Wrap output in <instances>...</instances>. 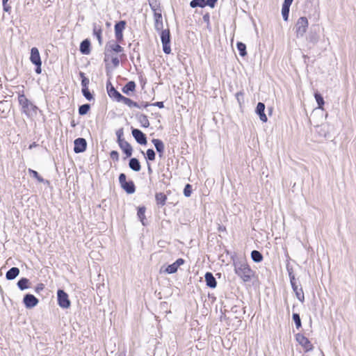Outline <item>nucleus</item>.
Masks as SVG:
<instances>
[{"label": "nucleus", "mask_w": 356, "mask_h": 356, "mask_svg": "<svg viewBox=\"0 0 356 356\" xmlns=\"http://www.w3.org/2000/svg\"><path fill=\"white\" fill-rule=\"evenodd\" d=\"M235 273L245 282H250L254 275V272L244 261L234 263Z\"/></svg>", "instance_id": "nucleus-1"}, {"label": "nucleus", "mask_w": 356, "mask_h": 356, "mask_svg": "<svg viewBox=\"0 0 356 356\" xmlns=\"http://www.w3.org/2000/svg\"><path fill=\"white\" fill-rule=\"evenodd\" d=\"M18 102L22 107V112L27 116L31 114H36L38 109V106L34 105L29 99H28L24 93L19 94L18 96Z\"/></svg>", "instance_id": "nucleus-2"}, {"label": "nucleus", "mask_w": 356, "mask_h": 356, "mask_svg": "<svg viewBox=\"0 0 356 356\" xmlns=\"http://www.w3.org/2000/svg\"><path fill=\"white\" fill-rule=\"evenodd\" d=\"M119 183L121 188L128 194H133L136 191V186L132 180L127 181V176L124 173L119 175Z\"/></svg>", "instance_id": "nucleus-3"}, {"label": "nucleus", "mask_w": 356, "mask_h": 356, "mask_svg": "<svg viewBox=\"0 0 356 356\" xmlns=\"http://www.w3.org/2000/svg\"><path fill=\"white\" fill-rule=\"evenodd\" d=\"M31 62L35 65V72L38 74H41L42 72V61L40 58V55L39 50L37 47H32L31 49V56H30Z\"/></svg>", "instance_id": "nucleus-4"}, {"label": "nucleus", "mask_w": 356, "mask_h": 356, "mask_svg": "<svg viewBox=\"0 0 356 356\" xmlns=\"http://www.w3.org/2000/svg\"><path fill=\"white\" fill-rule=\"evenodd\" d=\"M161 40L163 45V51L165 54L171 53L170 33L169 29H164L161 32Z\"/></svg>", "instance_id": "nucleus-5"}, {"label": "nucleus", "mask_w": 356, "mask_h": 356, "mask_svg": "<svg viewBox=\"0 0 356 356\" xmlns=\"http://www.w3.org/2000/svg\"><path fill=\"white\" fill-rule=\"evenodd\" d=\"M57 300L58 304L60 307L67 309L70 307V300L67 293L64 290L58 289L57 291Z\"/></svg>", "instance_id": "nucleus-6"}, {"label": "nucleus", "mask_w": 356, "mask_h": 356, "mask_svg": "<svg viewBox=\"0 0 356 356\" xmlns=\"http://www.w3.org/2000/svg\"><path fill=\"white\" fill-rule=\"evenodd\" d=\"M308 20L305 17H301L298 19L296 24V32L298 37H302L306 33L308 27Z\"/></svg>", "instance_id": "nucleus-7"}, {"label": "nucleus", "mask_w": 356, "mask_h": 356, "mask_svg": "<svg viewBox=\"0 0 356 356\" xmlns=\"http://www.w3.org/2000/svg\"><path fill=\"white\" fill-rule=\"evenodd\" d=\"M126 22L124 20L119 21L115 24V36L118 42L123 40V31L125 29Z\"/></svg>", "instance_id": "nucleus-8"}, {"label": "nucleus", "mask_w": 356, "mask_h": 356, "mask_svg": "<svg viewBox=\"0 0 356 356\" xmlns=\"http://www.w3.org/2000/svg\"><path fill=\"white\" fill-rule=\"evenodd\" d=\"M296 339L298 343L302 346L306 352L310 351L313 349V345L310 341L302 334H297L296 335Z\"/></svg>", "instance_id": "nucleus-9"}, {"label": "nucleus", "mask_w": 356, "mask_h": 356, "mask_svg": "<svg viewBox=\"0 0 356 356\" xmlns=\"http://www.w3.org/2000/svg\"><path fill=\"white\" fill-rule=\"evenodd\" d=\"M87 148L86 140L83 138H78L74 141V152L76 154L82 153Z\"/></svg>", "instance_id": "nucleus-10"}, {"label": "nucleus", "mask_w": 356, "mask_h": 356, "mask_svg": "<svg viewBox=\"0 0 356 356\" xmlns=\"http://www.w3.org/2000/svg\"><path fill=\"white\" fill-rule=\"evenodd\" d=\"M131 134L138 143L140 145L147 144L146 135L142 131L138 129L131 128Z\"/></svg>", "instance_id": "nucleus-11"}, {"label": "nucleus", "mask_w": 356, "mask_h": 356, "mask_svg": "<svg viewBox=\"0 0 356 356\" xmlns=\"http://www.w3.org/2000/svg\"><path fill=\"white\" fill-rule=\"evenodd\" d=\"M39 300L33 294L27 293L23 298V303L27 309H31L35 307Z\"/></svg>", "instance_id": "nucleus-12"}, {"label": "nucleus", "mask_w": 356, "mask_h": 356, "mask_svg": "<svg viewBox=\"0 0 356 356\" xmlns=\"http://www.w3.org/2000/svg\"><path fill=\"white\" fill-rule=\"evenodd\" d=\"M106 89L108 95L110 97L115 99L117 102H120L123 95H121L108 81L106 83Z\"/></svg>", "instance_id": "nucleus-13"}, {"label": "nucleus", "mask_w": 356, "mask_h": 356, "mask_svg": "<svg viewBox=\"0 0 356 356\" xmlns=\"http://www.w3.org/2000/svg\"><path fill=\"white\" fill-rule=\"evenodd\" d=\"M265 104L262 102H259L257 105L255 112L259 115V119L263 122H266L268 120L267 116L264 113Z\"/></svg>", "instance_id": "nucleus-14"}, {"label": "nucleus", "mask_w": 356, "mask_h": 356, "mask_svg": "<svg viewBox=\"0 0 356 356\" xmlns=\"http://www.w3.org/2000/svg\"><path fill=\"white\" fill-rule=\"evenodd\" d=\"M118 145L127 157H130L132 155L133 148L127 141L124 140L119 142Z\"/></svg>", "instance_id": "nucleus-15"}, {"label": "nucleus", "mask_w": 356, "mask_h": 356, "mask_svg": "<svg viewBox=\"0 0 356 356\" xmlns=\"http://www.w3.org/2000/svg\"><path fill=\"white\" fill-rule=\"evenodd\" d=\"M91 43L89 39L83 40L79 47V51L82 54L88 55L91 51Z\"/></svg>", "instance_id": "nucleus-16"}, {"label": "nucleus", "mask_w": 356, "mask_h": 356, "mask_svg": "<svg viewBox=\"0 0 356 356\" xmlns=\"http://www.w3.org/2000/svg\"><path fill=\"white\" fill-rule=\"evenodd\" d=\"M204 278L207 286L211 289L216 287L217 282L212 273L207 272L205 273Z\"/></svg>", "instance_id": "nucleus-17"}, {"label": "nucleus", "mask_w": 356, "mask_h": 356, "mask_svg": "<svg viewBox=\"0 0 356 356\" xmlns=\"http://www.w3.org/2000/svg\"><path fill=\"white\" fill-rule=\"evenodd\" d=\"M291 287L293 290V291L295 292L296 293V296L297 297V298L301 302H303L304 300H305V296H304V293H303V291H302V287H300V289H298V286L297 285V283L296 282H293V283H291Z\"/></svg>", "instance_id": "nucleus-18"}, {"label": "nucleus", "mask_w": 356, "mask_h": 356, "mask_svg": "<svg viewBox=\"0 0 356 356\" xmlns=\"http://www.w3.org/2000/svg\"><path fill=\"white\" fill-rule=\"evenodd\" d=\"M152 142L154 144L156 152L159 153V157H162L164 152V144L163 141L160 139L154 138Z\"/></svg>", "instance_id": "nucleus-19"}, {"label": "nucleus", "mask_w": 356, "mask_h": 356, "mask_svg": "<svg viewBox=\"0 0 356 356\" xmlns=\"http://www.w3.org/2000/svg\"><path fill=\"white\" fill-rule=\"evenodd\" d=\"M19 274V269L17 267H12L10 268L6 274V277L8 280H13L15 279Z\"/></svg>", "instance_id": "nucleus-20"}, {"label": "nucleus", "mask_w": 356, "mask_h": 356, "mask_svg": "<svg viewBox=\"0 0 356 356\" xmlns=\"http://www.w3.org/2000/svg\"><path fill=\"white\" fill-rule=\"evenodd\" d=\"M129 167L135 172H139L141 169L140 161L136 158H131L129 159Z\"/></svg>", "instance_id": "nucleus-21"}, {"label": "nucleus", "mask_w": 356, "mask_h": 356, "mask_svg": "<svg viewBox=\"0 0 356 356\" xmlns=\"http://www.w3.org/2000/svg\"><path fill=\"white\" fill-rule=\"evenodd\" d=\"M93 35L97 38L99 45L102 44V29L100 26H97L96 24H93Z\"/></svg>", "instance_id": "nucleus-22"}, {"label": "nucleus", "mask_w": 356, "mask_h": 356, "mask_svg": "<svg viewBox=\"0 0 356 356\" xmlns=\"http://www.w3.org/2000/svg\"><path fill=\"white\" fill-rule=\"evenodd\" d=\"M136 83L133 81L127 82L122 88V91L123 93L129 95L131 92H134L136 89Z\"/></svg>", "instance_id": "nucleus-23"}, {"label": "nucleus", "mask_w": 356, "mask_h": 356, "mask_svg": "<svg viewBox=\"0 0 356 356\" xmlns=\"http://www.w3.org/2000/svg\"><path fill=\"white\" fill-rule=\"evenodd\" d=\"M29 284V280L26 277H22L19 280L17 284L18 288L22 291L29 289L30 287Z\"/></svg>", "instance_id": "nucleus-24"}, {"label": "nucleus", "mask_w": 356, "mask_h": 356, "mask_svg": "<svg viewBox=\"0 0 356 356\" xmlns=\"http://www.w3.org/2000/svg\"><path fill=\"white\" fill-rule=\"evenodd\" d=\"M155 200L158 205L163 207L165 204L167 196L163 193H156Z\"/></svg>", "instance_id": "nucleus-25"}, {"label": "nucleus", "mask_w": 356, "mask_h": 356, "mask_svg": "<svg viewBox=\"0 0 356 356\" xmlns=\"http://www.w3.org/2000/svg\"><path fill=\"white\" fill-rule=\"evenodd\" d=\"M145 211H146V208L144 206L139 207L138 208L137 216H138V218L140 219V222H142L143 225H146L145 215Z\"/></svg>", "instance_id": "nucleus-26"}, {"label": "nucleus", "mask_w": 356, "mask_h": 356, "mask_svg": "<svg viewBox=\"0 0 356 356\" xmlns=\"http://www.w3.org/2000/svg\"><path fill=\"white\" fill-rule=\"evenodd\" d=\"M120 102H123L124 104L127 105L130 108L136 107V108H140V105L137 102H134L132 99H131L128 97H126L124 96L122 97Z\"/></svg>", "instance_id": "nucleus-27"}, {"label": "nucleus", "mask_w": 356, "mask_h": 356, "mask_svg": "<svg viewBox=\"0 0 356 356\" xmlns=\"http://www.w3.org/2000/svg\"><path fill=\"white\" fill-rule=\"evenodd\" d=\"M251 258L254 262L259 263L263 260L264 257L259 251L252 250L251 252Z\"/></svg>", "instance_id": "nucleus-28"}, {"label": "nucleus", "mask_w": 356, "mask_h": 356, "mask_svg": "<svg viewBox=\"0 0 356 356\" xmlns=\"http://www.w3.org/2000/svg\"><path fill=\"white\" fill-rule=\"evenodd\" d=\"M107 44L108 46V50L111 53L112 51L120 53L123 51V48L120 44H116L115 42L108 43Z\"/></svg>", "instance_id": "nucleus-29"}, {"label": "nucleus", "mask_w": 356, "mask_h": 356, "mask_svg": "<svg viewBox=\"0 0 356 356\" xmlns=\"http://www.w3.org/2000/svg\"><path fill=\"white\" fill-rule=\"evenodd\" d=\"M138 122L141 124L142 127L147 128L149 126V122L147 116L145 114H140L138 117Z\"/></svg>", "instance_id": "nucleus-30"}, {"label": "nucleus", "mask_w": 356, "mask_h": 356, "mask_svg": "<svg viewBox=\"0 0 356 356\" xmlns=\"http://www.w3.org/2000/svg\"><path fill=\"white\" fill-rule=\"evenodd\" d=\"M236 47L241 56L243 57L247 55L246 45L244 43L238 42Z\"/></svg>", "instance_id": "nucleus-31"}, {"label": "nucleus", "mask_w": 356, "mask_h": 356, "mask_svg": "<svg viewBox=\"0 0 356 356\" xmlns=\"http://www.w3.org/2000/svg\"><path fill=\"white\" fill-rule=\"evenodd\" d=\"M190 6L191 8H204L206 6L205 5V0H192L190 2Z\"/></svg>", "instance_id": "nucleus-32"}, {"label": "nucleus", "mask_w": 356, "mask_h": 356, "mask_svg": "<svg viewBox=\"0 0 356 356\" xmlns=\"http://www.w3.org/2000/svg\"><path fill=\"white\" fill-rule=\"evenodd\" d=\"M314 97H315L316 101L317 102L318 108H322L323 106L325 104V102H324L323 96L318 92H316L314 93Z\"/></svg>", "instance_id": "nucleus-33"}, {"label": "nucleus", "mask_w": 356, "mask_h": 356, "mask_svg": "<svg viewBox=\"0 0 356 356\" xmlns=\"http://www.w3.org/2000/svg\"><path fill=\"white\" fill-rule=\"evenodd\" d=\"M90 105L89 104H84L79 107V114L80 115H86L90 111Z\"/></svg>", "instance_id": "nucleus-34"}, {"label": "nucleus", "mask_w": 356, "mask_h": 356, "mask_svg": "<svg viewBox=\"0 0 356 356\" xmlns=\"http://www.w3.org/2000/svg\"><path fill=\"white\" fill-rule=\"evenodd\" d=\"M79 76L81 78L82 88H88L90 81L87 77L85 76V74L83 72H79Z\"/></svg>", "instance_id": "nucleus-35"}, {"label": "nucleus", "mask_w": 356, "mask_h": 356, "mask_svg": "<svg viewBox=\"0 0 356 356\" xmlns=\"http://www.w3.org/2000/svg\"><path fill=\"white\" fill-rule=\"evenodd\" d=\"M156 153L153 149H148L146 152V159L149 161L155 160Z\"/></svg>", "instance_id": "nucleus-36"}, {"label": "nucleus", "mask_w": 356, "mask_h": 356, "mask_svg": "<svg viewBox=\"0 0 356 356\" xmlns=\"http://www.w3.org/2000/svg\"><path fill=\"white\" fill-rule=\"evenodd\" d=\"M292 318L296 324V327L297 329H299L302 326L301 319L299 314L293 313L292 315Z\"/></svg>", "instance_id": "nucleus-37"}, {"label": "nucleus", "mask_w": 356, "mask_h": 356, "mask_svg": "<svg viewBox=\"0 0 356 356\" xmlns=\"http://www.w3.org/2000/svg\"><path fill=\"white\" fill-rule=\"evenodd\" d=\"M178 268L179 267L177 266V265L175 263H173L167 266V268L165 270V272H166L168 274H172L177 271Z\"/></svg>", "instance_id": "nucleus-38"}, {"label": "nucleus", "mask_w": 356, "mask_h": 356, "mask_svg": "<svg viewBox=\"0 0 356 356\" xmlns=\"http://www.w3.org/2000/svg\"><path fill=\"white\" fill-rule=\"evenodd\" d=\"M29 174L35 178L39 182H44V179L38 174V172L34 170L29 169Z\"/></svg>", "instance_id": "nucleus-39"}, {"label": "nucleus", "mask_w": 356, "mask_h": 356, "mask_svg": "<svg viewBox=\"0 0 356 356\" xmlns=\"http://www.w3.org/2000/svg\"><path fill=\"white\" fill-rule=\"evenodd\" d=\"M290 7L282 6V15L284 21H287L289 15Z\"/></svg>", "instance_id": "nucleus-40"}, {"label": "nucleus", "mask_w": 356, "mask_h": 356, "mask_svg": "<svg viewBox=\"0 0 356 356\" xmlns=\"http://www.w3.org/2000/svg\"><path fill=\"white\" fill-rule=\"evenodd\" d=\"M318 39H319V36L318 34H316V32L313 33L312 31H311L309 33V36H308V40L309 42L315 44L318 41Z\"/></svg>", "instance_id": "nucleus-41"}, {"label": "nucleus", "mask_w": 356, "mask_h": 356, "mask_svg": "<svg viewBox=\"0 0 356 356\" xmlns=\"http://www.w3.org/2000/svg\"><path fill=\"white\" fill-rule=\"evenodd\" d=\"M81 92L86 99L89 101L93 99V95L90 93L88 88H82Z\"/></svg>", "instance_id": "nucleus-42"}, {"label": "nucleus", "mask_w": 356, "mask_h": 356, "mask_svg": "<svg viewBox=\"0 0 356 356\" xmlns=\"http://www.w3.org/2000/svg\"><path fill=\"white\" fill-rule=\"evenodd\" d=\"M286 270H287L288 273H289L290 283H293V282H296V278H295V275L293 274V268L290 267L289 265H287L286 266Z\"/></svg>", "instance_id": "nucleus-43"}, {"label": "nucleus", "mask_w": 356, "mask_h": 356, "mask_svg": "<svg viewBox=\"0 0 356 356\" xmlns=\"http://www.w3.org/2000/svg\"><path fill=\"white\" fill-rule=\"evenodd\" d=\"M183 193H184V195L186 197H190L191 195V193H192V186H191V185L189 184H187L185 186L184 188Z\"/></svg>", "instance_id": "nucleus-44"}, {"label": "nucleus", "mask_w": 356, "mask_h": 356, "mask_svg": "<svg viewBox=\"0 0 356 356\" xmlns=\"http://www.w3.org/2000/svg\"><path fill=\"white\" fill-rule=\"evenodd\" d=\"M163 24L162 20H155L154 21V29L157 31H162L163 29Z\"/></svg>", "instance_id": "nucleus-45"}, {"label": "nucleus", "mask_w": 356, "mask_h": 356, "mask_svg": "<svg viewBox=\"0 0 356 356\" xmlns=\"http://www.w3.org/2000/svg\"><path fill=\"white\" fill-rule=\"evenodd\" d=\"M243 95L244 92L243 91H239L236 94V98L239 104L243 102Z\"/></svg>", "instance_id": "nucleus-46"}, {"label": "nucleus", "mask_w": 356, "mask_h": 356, "mask_svg": "<svg viewBox=\"0 0 356 356\" xmlns=\"http://www.w3.org/2000/svg\"><path fill=\"white\" fill-rule=\"evenodd\" d=\"M111 58V52L108 50V44L105 47V51H104V62H108Z\"/></svg>", "instance_id": "nucleus-47"}, {"label": "nucleus", "mask_w": 356, "mask_h": 356, "mask_svg": "<svg viewBox=\"0 0 356 356\" xmlns=\"http://www.w3.org/2000/svg\"><path fill=\"white\" fill-rule=\"evenodd\" d=\"M110 156L113 161H119V154L115 150H113L111 152Z\"/></svg>", "instance_id": "nucleus-48"}, {"label": "nucleus", "mask_w": 356, "mask_h": 356, "mask_svg": "<svg viewBox=\"0 0 356 356\" xmlns=\"http://www.w3.org/2000/svg\"><path fill=\"white\" fill-rule=\"evenodd\" d=\"M116 136H117V138H118V143L124 140V139H123L122 138V136H123V129H120L119 130H118L117 132H116Z\"/></svg>", "instance_id": "nucleus-49"}, {"label": "nucleus", "mask_w": 356, "mask_h": 356, "mask_svg": "<svg viewBox=\"0 0 356 356\" xmlns=\"http://www.w3.org/2000/svg\"><path fill=\"white\" fill-rule=\"evenodd\" d=\"M218 0H205V5L214 8Z\"/></svg>", "instance_id": "nucleus-50"}, {"label": "nucleus", "mask_w": 356, "mask_h": 356, "mask_svg": "<svg viewBox=\"0 0 356 356\" xmlns=\"http://www.w3.org/2000/svg\"><path fill=\"white\" fill-rule=\"evenodd\" d=\"M44 289V284L42 283L38 284L35 289V291L37 293H39L40 291H42Z\"/></svg>", "instance_id": "nucleus-51"}, {"label": "nucleus", "mask_w": 356, "mask_h": 356, "mask_svg": "<svg viewBox=\"0 0 356 356\" xmlns=\"http://www.w3.org/2000/svg\"><path fill=\"white\" fill-rule=\"evenodd\" d=\"M148 1H149V6H150L151 8L153 10H156V7L157 6V1H156V0H148Z\"/></svg>", "instance_id": "nucleus-52"}, {"label": "nucleus", "mask_w": 356, "mask_h": 356, "mask_svg": "<svg viewBox=\"0 0 356 356\" xmlns=\"http://www.w3.org/2000/svg\"><path fill=\"white\" fill-rule=\"evenodd\" d=\"M202 19H203V21L207 24V25L209 24V23H210V15H209V14L208 13L203 15Z\"/></svg>", "instance_id": "nucleus-53"}, {"label": "nucleus", "mask_w": 356, "mask_h": 356, "mask_svg": "<svg viewBox=\"0 0 356 356\" xmlns=\"http://www.w3.org/2000/svg\"><path fill=\"white\" fill-rule=\"evenodd\" d=\"M111 62L114 67H118L120 64V60L118 57H113L111 58Z\"/></svg>", "instance_id": "nucleus-54"}, {"label": "nucleus", "mask_w": 356, "mask_h": 356, "mask_svg": "<svg viewBox=\"0 0 356 356\" xmlns=\"http://www.w3.org/2000/svg\"><path fill=\"white\" fill-rule=\"evenodd\" d=\"M151 106H157L159 108H163L164 107L163 102H156L155 103L151 104Z\"/></svg>", "instance_id": "nucleus-55"}, {"label": "nucleus", "mask_w": 356, "mask_h": 356, "mask_svg": "<svg viewBox=\"0 0 356 356\" xmlns=\"http://www.w3.org/2000/svg\"><path fill=\"white\" fill-rule=\"evenodd\" d=\"M154 21L155 20H162V15L161 13L155 12L154 14Z\"/></svg>", "instance_id": "nucleus-56"}, {"label": "nucleus", "mask_w": 356, "mask_h": 356, "mask_svg": "<svg viewBox=\"0 0 356 356\" xmlns=\"http://www.w3.org/2000/svg\"><path fill=\"white\" fill-rule=\"evenodd\" d=\"M184 259L179 258L177 259L174 263L177 265V266L179 267L181 265L184 264Z\"/></svg>", "instance_id": "nucleus-57"}, {"label": "nucleus", "mask_w": 356, "mask_h": 356, "mask_svg": "<svg viewBox=\"0 0 356 356\" xmlns=\"http://www.w3.org/2000/svg\"><path fill=\"white\" fill-rule=\"evenodd\" d=\"M3 10L6 13H9L11 10V7L6 3V4H3Z\"/></svg>", "instance_id": "nucleus-58"}, {"label": "nucleus", "mask_w": 356, "mask_h": 356, "mask_svg": "<svg viewBox=\"0 0 356 356\" xmlns=\"http://www.w3.org/2000/svg\"><path fill=\"white\" fill-rule=\"evenodd\" d=\"M293 0H284L282 6L290 7Z\"/></svg>", "instance_id": "nucleus-59"}, {"label": "nucleus", "mask_w": 356, "mask_h": 356, "mask_svg": "<svg viewBox=\"0 0 356 356\" xmlns=\"http://www.w3.org/2000/svg\"><path fill=\"white\" fill-rule=\"evenodd\" d=\"M151 106V104H150L149 103H148V102H143V103L140 105V108H142V107L146 108V107H147V106Z\"/></svg>", "instance_id": "nucleus-60"}, {"label": "nucleus", "mask_w": 356, "mask_h": 356, "mask_svg": "<svg viewBox=\"0 0 356 356\" xmlns=\"http://www.w3.org/2000/svg\"><path fill=\"white\" fill-rule=\"evenodd\" d=\"M147 171H148V174L149 175H151L152 173V167H151L150 164L148 162H147Z\"/></svg>", "instance_id": "nucleus-61"}, {"label": "nucleus", "mask_w": 356, "mask_h": 356, "mask_svg": "<svg viewBox=\"0 0 356 356\" xmlns=\"http://www.w3.org/2000/svg\"><path fill=\"white\" fill-rule=\"evenodd\" d=\"M36 146H37V144L35 143H33L32 144L30 145L29 149H32L33 147H36Z\"/></svg>", "instance_id": "nucleus-62"}, {"label": "nucleus", "mask_w": 356, "mask_h": 356, "mask_svg": "<svg viewBox=\"0 0 356 356\" xmlns=\"http://www.w3.org/2000/svg\"><path fill=\"white\" fill-rule=\"evenodd\" d=\"M118 356H126V354L124 352H120L119 353Z\"/></svg>", "instance_id": "nucleus-63"}, {"label": "nucleus", "mask_w": 356, "mask_h": 356, "mask_svg": "<svg viewBox=\"0 0 356 356\" xmlns=\"http://www.w3.org/2000/svg\"><path fill=\"white\" fill-rule=\"evenodd\" d=\"M8 0H2V3L3 4H6V3H8Z\"/></svg>", "instance_id": "nucleus-64"}]
</instances>
